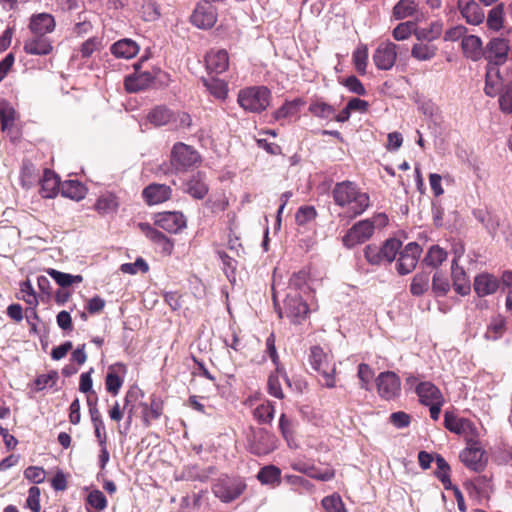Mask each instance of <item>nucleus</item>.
I'll return each mask as SVG.
<instances>
[{"mask_svg":"<svg viewBox=\"0 0 512 512\" xmlns=\"http://www.w3.org/2000/svg\"><path fill=\"white\" fill-rule=\"evenodd\" d=\"M332 195L335 204L345 208L350 219L361 215L370 206L369 195L349 180L336 183Z\"/></svg>","mask_w":512,"mask_h":512,"instance_id":"obj_1","label":"nucleus"},{"mask_svg":"<svg viewBox=\"0 0 512 512\" xmlns=\"http://www.w3.org/2000/svg\"><path fill=\"white\" fill-rule=\"evenodd\" d=\"M309 361L312 368L321 375V384L327 388L335 387L336 365L332 356L325 353L321 347L314 346L311 348Z\"/></svg>","mask_w":512,"mask_h":512,"instance_id":"obj_2","label":"nucleus"},{"mask_svg":"<svg viewBox=\"0 0 512 512\" xmlns=\"http://www.w3.org/2000/svg\"><path fill=\"white\" fill-rule=\"evenodd\" d=\"M271 92L264 86L248 87L240 90L238 103L246 111L260 113L270 104Z\"/></svg>","mask_w":512,"mask_h":512,"instance_id":"obj_3","label":"nucleus"},{"mask_svg":"<svg viewBox=\"0 0 512 512\" xmlns=\"http://www.w3.org/2000/svg\"><path fill=\"white\" fill-rule=\"evenodd\" d=\"M246 488L240 478L224 476L213 485V493L223 502H231L238 498Z\"/></svg>","mask_w":512,"mask_h":512,"instance_id":"obj_4","label":"nucleus"},{"mask_svg":"<svg viewBox=\"0 0 512 512\" xmlns=\"http://www.w3.org/2000/svg\"><path fill=\"white\" fill-rule=\"evenodd\" d=\"M199 162L200 155L193 147L182 142L173 146L171 163L177 170H186Z\"/></svg>","mask_w":512,"mask_h":512,"instance_id":"obj_5","label":"nucleus"},{"mask_svg":"<svg viewBox=\"0 0 512 512\" xmlns=\"http://www.w3.org/2000/svg\"><path fill=\"white\" fill-rule=\"evenodd\" d=\"M277 447V440L274 435L266 429L252 430V435L248 438V449L255 455H266L274 451Z\"/></svg>","mask_w":512,"mask_h":512,"instance_id":"obj_6","label":"nucleus"},{"mask_svg":"<svg viewBox=\"0 0 512 512\" xmlns=\"http://www.w3.org/2000/svg\"><path fill=\"white\" fill-rule=\"evenodd\" d=\"M422 253V248L416 242L408 243L404 249L399 251V258L397 262V271L401 275H406L411 273L420 258Z\"/></svg>","mask_w":512,"mask_h":512,"instance_id":"obj_7","label":"nucleus"},{"mask_svg":"<svg viewBox=\"0 0 512 512\" xmlns=\"http://www.w3.org/2000/svg\"><path fill=\"white\" fill-rule=\"evenodd\" d=\"M190 20L197 28L209 29L217 21V10L209 1L198 3L191 14Z\"/></svg>","mask_w":512,"mask_h":512,"instance_id":"obj_8","label":"nucleus"},{"mask_svg":"<svg viewBox=\"0 0 512 512\" xmlns=\"http://www.w3.org/2000/svg\"><path fill=\"white\" fill-rule=\"evenodd\" d=\"M309 313L308 305L297 293H289L284 301V314L293 323H301Z\"/></svg>","mask_w":512,"mask_h":512,"instance_id":"obj_9","label":"nucleus"},{"mask_svg":"<svg viewBox=\"0 0 512 512\" xmlns=\"http://www.w3.org/2000/svg\"><path fill=\"white\" fill-rule=\"evenodd\" d=\"M374 232V225L369 220H362L354 224L343 236V244L352 248L368 240Z\"/></svg>","mask_w":512,"mask_h":512,"instance_id":"obj_10","label":"nucleus"},{"mask_svg":"<svg viewBox=\"0 0 512 512\" xmlns=\"http://www.w3.org/2000/svg\"><path fill=\"white\" fill-rule=\"evenodd\" d=\"M377 390L381 398L391 400L400 393V378L391 371L382 372L376 379Z\"/></svg>","mask_w":512,"mask_h":512,"instance_id":"obj_11","label":"nucleus"},{"mask_svg":"<svg viewBox=\"0 0 512 512\" xmlns=\"http://www.w3.org/2000/svg\"><path fill=\"white\" fill-rule=\"evenodd\" d=\"M372 58L379 70H390L397 59V45L390 41L380 43L374 51Z\"/></svg>","mask_w":512,"mask_h":512,"instance_id":"obj_12","label":"nucleus"},{"mask_svg":"<svg viewBox=\"0 0 512 512\" xmlns=\"http://www.w3.org/2000/svg\"><path fill=\"white\" fill-rule=\"evenodd\" d=\"M155 225L169 233L175 234L186 227V218L180 212L166 211L156 215Z\"/></svg>","mask_w":512,"mask_h":512,"instance_id":"obj_13","label":"nucleus"},{"mask_svg":"<svg viewBox=\"0 0 512 512\" xmlns=\"http://www.w3.org/2000/svg\"><path fill=\"white\" fill-rule=\"evenodd\" d=\"M510 47L508 41L503 38H493L487 46V56L489 63L497 67L506 62Z\"/></svg>","mask_w":512,"mask_h":512,"instance_id":"obj_14","label":"nucleus"},{"mask_svg":"<svg viewBox=\"0 0 512 512\" xmlns=\"http://www.w3.org/2000/svg\"><path fill=\"white\" fill-rule=\"evenodd\" d=\"M458 8L462 17L470 25H479L485 19L483 9L473 0H458Z\"/></svg>","mask_w":512,"mask_h":512,"instance_id":"obj_15","label":"nucleus"},{"mask_svg":"<svg viewBox=\"0 0 512 512\" xmlns=\"http://www.w3.org/2000/svg\"><path fill=\"white\" fill-rule=\"evenodd\" d=\"M205 62L210 72L221 74L229 67V56L226 50H211L206 55Z\"/></svg>","mask_w":512,"mask_h":512,"instance_id":"obj_16","label":"nucleus"},{"mask_svg":"<svg viewBox=\"0 0 512 512\" xmlns=\"http://www.w3.org/2000/svg\"><path fill=\"white\" fill-rule=\"evenodd\" d=\"M461 461L473 471H481L485 467L484 451L479 447H468L460 454Z\"/></svg>","mask_w":512,"mask_h":512,"instance_id":"obj_17","label":"nucleus"},{"mask_svg":"<svg viewBox=\"0 0 512 512\" xmlns=\"http://www.w3.org/2000/svg\"><path fill=\"white\" fill-rule=\"evenodd\" d=\"M444 425L449 431L463 436L472 433L474 429L473 423L470 420L457 417L449 412H445Z\"/></svg>","mask_w":512,"mask_h":512,"instance_id":"obj_18","label":"nucleus"},{"mask_svg":"<svg viewBox=\"0 0 512 512\" xmlns=\"http://www.w3.org/2000/svg\"><path fill=\"white\" fill-rule=\"evenodd\" d=\"M171 188L165 184H150L143 190V197L149 205H155L171 197Z\"/></svg>","mask_w":512,"mask_h":512,"instance_id":"obj_19","label":"nucleus"},{"mask_svg":"<svg viewBox=\"0 0 512 512\" xmlns=\"http://www.w3.org/2000/svg\"><path fill=\"white\" fill-rule=\"evenodd\" d=\"M29 28L32 34L45 36L55 28L54 17L47 13L33 15L30 19Z\"/></svg>","mask_w":512,"mask_h":512,"instance_id":"obj_20","label":"nucleus"},{"mask_svg":"<svg viewBox=\"0 0 512 512\" xmlns=\"http://www.w3.org/2000/svg\"><path fill=\"white\" fill-rule=\"evenodd\" d=\"M40 181V194L43 198H54L60 190V179L55 172L45 169Z\"/></svg>","mask_w":512,"mask_h":512,"instance_id":"obj_21","label":"nucleus"},{"mask_svg":"<svg viewBox=\"0 0 512 512\" xmlns=\"http://www.w3.org/2000/svg\"><path fill=\"white\" fill-rule=\"evenodd\" d=\"M498 287L499 282L497 278L491 274L482 273L475 277L474 291L480 297L495 293Z\"/></svg>","mask_w":512,"mask_h":512,"instance_id":"obj_22","label":"nucleus"},{"mask_svg":"<svg viewBox=\"0 0 512 512\" xmlns=\"http://www.w3.org/2000/svg\"><path fill=\"white\" fill-rule=\"evenodd\" d=\"M24 51L30 55H47L52 51V45L45 36L33 34L25 41Z\"/></svg>","mask_w":512,"mask_h":512,"instance_id":"obj_23","label":"nucleus"},{"mask_svg":"<svg viewBox=\"0 0 512 512\" xmlns=\"http://www.w3.org/2000/svg\"><path fill=\"white\" fill-rule=\"evenodd\" d=\"M461 47L465 57L478 61L483 56V44L480 37L467 35L462 38Z\"/></svg>","mask_w":512,"mask_h":512,"instance_id":"obj_24","label":"nucleus"},{"mask_svg":"<svg viewBox=\"0 0 512 512\" xmlns=\"http://www.w3.org/2000/svg\"><path fill=\"white\" fill-rule=\"evenodd\" d=\"M416 393L424 405L443 402L440 390L431 382H421L416 387Z\"/></svg>","mask_w":512,"mask_h":512,"instance_id":"obj_25","label":"nucleus"},{"mask_svg":"<svg viewBox=\"0 0 512 512\" xmlns=\"http://www.w3.org/2000/svg\"><path fill=\"white\" fill-rule=\"evenodd\" d=\"M451 275L454 290L462 296L469 294L471 290L470 281L464 269L456 265V261H452Z\"/></svg>","mask_w":512,"mask_h":512,"instance_id":"obj_26","label":"nucleus"},{"mask_svg":"<svg viewBox=\"0 0 512 512\" xmlns=\"http://www.w3.org/2000/svg\"><path fill=\"white\" fill-rule=\"evenodd\" d=\"M110 51L117 58L131 59L138 54L139 46L135 41L125 38L115 42Z\"/></svg>","mask_w":512,"mask_h":512,"instance_id":"obj_27","label":"nucleus"},{"mask_svg":"<svg viewBox=\"0 0 512 512\" xmlns=\"http://www.w3.org/2000/svg\"><path fill=\"white\" fill-rule=\"evenodd\" d=\"M205 175L197 172L186 183V192L195 199H203L208 193Z\"/></svg>","mask_w":512,"mask_h":512,"instance_id":"obj_28","label":"nucleus"},{"mask_svg":"<svg viewBox=\"0 0 512 512\" xmlns=\"http://www.w3.org/2000/svg\"><path fill=\"white\" fill-rule=\"evenodd\" d=\"M501 86L502 79L499 69L493 65H487L485 94L489 97H495L499 93Z\"/></svg>","mask_w":512,"mask_h":512,"instance_id":"obj_29","label":"nucleus"},{"mask_svg":"<svg viewBox=\"0 0 512 512\" xmlns=\"http://www.w3.org/2000/svg\"><path fill=\"white\" fill-rule=\"evenodd\" d=\"M438 52V47L434 43L418 41L412 46L411 56L417 61H430Z\"/></svg>","mask_w":512,"mask_h":512,"instance_id":"obj_30","label":"nucleus"},{"mask_svg":"<svg viewBox=\"0 0 512 512\" xmlns=\"http://www.w3.org/2000/svg\"><path fill=\"white\" fill-rule=\"evenodd\" d=\"M442 24L438 21L430 23L427 27H417L414 30V36L417 41L433 43L442 34Z\"/></svg>","mask_w":512,"mask_h":512,"instance_id":"obj_31","label":"nucleus"},{"mask_svg":"<svg viewBox=\"0 0 512 512\" xmlns=\"http://www.w3.org/2000/svg\"><path fill=\"white\" fill-rule=\"evenodd\" d=\"M152 82V74L149 72H142L126 77L124 84L128 92H138L147 88Z\"/></svg>","mask_w":512,"mask_h":512,"instance_id":"obj_32","label":"nucleus"},{"mask_svg":"<svg viewBox=\"0 0 512 512\" xmlns=\"http://www.w3.org/2000/svg\"><path fill=\"white\" fill-rule=\"evenodd\" d=\"M118 207V198L111 192L102 193L95 203L96 211L102 215L115 213Z\"/></svg>","mask_w":512,"mask_h":512,"instance_id":"obj_33","label":"nucleus"},{"mask_svg":"<svg viewBox=\"0 0 512 512\" xmlns=\"http://www.w3.org/2000/svg\"><path fill=\"white\" fill-rule=\"evenodd\" d=\"M174 112L165 106H156L147 115V120L154 126H164L172 123Z\"/></svg>","mask_w":512,"mask_h":512,"instance_id":"obj_34","label":"nucleus"},{"mask_svg":"<svg viewBox=\"0 0 512 512\" xmlns=\"http://www.w3.org/2000/svg\"><path fill=\"white\" fill-rule=\"evenodd\" d=\"M17 113L14 107L5 100H0V122L1 130L9 132L14 126Z\"/></svg>","mask_w":512,"mask_h":512,"instance_id":"obj_35","label":"nucleus"},{"mask_svg":"<svg viewBox=\"0 0 512 512\" xmlns=\"http://www.w3.org/2000/svg\"><path fill=\"white\" fill-rule=\"evenodd\" d=\"M46 273L61 287L68 288L73 284H79L83 281L81 275H72L64 273L53 268L46 269Z\"/></svg>","mask_w":512,"mask_h":512,"instance_id":"obj_36","label":"nucleus"},{"mask_svg":"<svg viewBox=\"0 0 512 512\" xmlns=\"http://www.w3.org/2000/svg\"><path fill=\"white\" fill-rule=\"evenodd\" d=\"M280 376H282L285 379V381L288 384H290L289 379H288L284 369L279 366H276V372L272 373L268 378V392L270 395L274 396L275 398L283 399L284 393L282 391L281 384H280V379H279Z\"/></svg>","mask_w":512,"mask_h":512,"instance_id":"obj_37","label":"nucleus"},{"mask_svg":"<svg viewBox=\"0 0 512 512\" xmlns=\"http://www.w3.org/2000/svg\"><path fill=\"white\" fill-rule=\"evenodd\" d=\"M504 4L499 3L494 6L487 15L486 25L488 29L497 32L501 30L504 26Z\"/></svg>","mask_w":512,"mask_h":512,"instance_id":"obj_38","label":"nucleus"},{"mask_svg":"<svg viewBox=\"0 0 512 512\" xmlns=\"http://www.w3.org/2000/svg\"><path fill=\"white\" fill-rule=\"evenodd\" d=\"M418 10V4L415 0H400L392 10V16L396 20L405 19L413 16Z\"/></svg>","mask_w":512,"mask_h":512,"instance_id":"obj_39","label":"nucleus"},{"mask_svg":"<svg viewBox=\"0 0 512 512\" xmlns=\"http://www.w3.org/2000/svg\"><path fill=\"white\" fill-rule=\"evenodd\" d=\"M61 193L67 198L81 200L85 197V188L76 180H68L62 183Z\"/></svg>","mask_w":512,"mask_h":512,"instance_id":"obj_40","label":"nucleus"},{"mask_svg":"<svg viewBox=\"0 0 512 512\" xmlns=\"http://www.w3.org/2000/svg\"><path fill=\"white\" fill-rule=\"evenodd\" d=\"M281 477V470L274 466L268 465L260 469L258 472V480L265 485H279Z\"/></svg>","mask_w":512,"mask_h":512,"instance_id":"obj_41","label":"nucleus"},{"mask_svg":"<svg viewBox=\"0 0 512 512\" xmlns=\"http://www.w3.org/2000/svg\"><path fill=\"white\" fill-rule=\"evenodd\" d=\"M506 330V321L501 316H495L491 319L487 330L485 332V338L488 340H498L501 338Z\"/></svg>","mask_w":512,"mask_h":512,"instance_id":"obj_42","label":"nucleus"},{"mask_svg":"<svg viewBox=\"0 0 512 512\" xmlns=\"http://www.w3.org/2000/svg\"><path fill=\"white\" fill-rule=\"evenodd\" d=\"M142 418L145 426H149L152 420L158 419L163 411L162 403L156 399L151 401L150 406L146 403H142Z\"/></svg>","mask_w":512,"mask_h":512,"instance_id":"obj_43","label":"nucleus"},{"mask_svg":"<svg viewBox=\"0 0 512 512\" xmlns=\"http://www.w3.org/2000/svg\"><path fill=\"white\" fill-rule=\"evenodd\" d=\"M430 274L427 272L417 273L411 282L410 292L414 296H421L429 289Z\"/></svg>","mask_w":512,"mask_h":512,"instance_id":"obj_44","label":"nucleus"},{"mask_svg":"<svg viewBox=\"0 0 512 512\" xmlns=\"http://www.w3.org/2000/svg\"><path fill=\"white\" fill-rule=\"evenodd\" d=\"M402 243L396 238L387 239L381 248V255L383 262L391 263L395 260L397 254L401 249Z\"/></svg>","mask_w":512,"mask_h":512,"instance_id":"obj_45","label":"nucleus"},{"mask_svg":"<svg viewBox=\"0 0 512 512\" xmlns=\"http://www.w3.org/2000/svg\"><path fill=\"white\" fill-rule=\"evenodd\" d=\"M353 64L356 71L361 74H366V68L368 64V48L366 45H359L353 52L352 55Z\"/></svg>","mask_w":512,"mask_h":512,"instance_id":"obj_46","label":"nucleus"},{"mask_svg":"<svg viewBox=\"0 0 512 512\" xmlns=\"http://www.w3.org/2000/svg\"><path fill=\"white\" fill-rule=\"evenodd\" d=\"M447 259V252L438 245L429 248L424 262L431 267H438Z\"/></svg>","mask_w":512,"mask_h":512,"instance_id":"obj_47","label":"nucleus"},{"mask_svg":"<svg viewBox=\"0 0 512 512\" xmlns=\"http://www.w3.org/2000/svg\"><path fill=\"white\" fill-rule=\"evenodd\" d=\"M275 408L270 402L258 405L253 412L254 418L261 424H269L274 418Z\"/></svg>","mask_w":512,"mask_h":512,"instance_id":"obj_48","label":"nucleus"},{"mask_svg":"<svg viewBox=\"0 0 512 512\" xmlns=\"http://www.w3.org/2000/svg\"><path fill=\"white\" fill-rule=\"evenodd\" d=\"M21 184L24 188H31L37 180L36 168L35 166L26 161L23 163L20 173Z\"/></svg>","mask_w":512,"mask_h":512,"instance_id":"obj_49","label":"nucleus"},{"mask_svg":"<svg viewBox=\"0 0 512 512\" xmlns=\"http://www.w3.org/2000/svg\"><path fill=\"white\" fill-rule=\"evenodd\" d=\"M309 111L316 117L328 119L332 117L335 114V109L323 102V101H316L309 106Z\"/></svg>","mask_w":512,"mask_h":512,"instance_id":"obj_50","label":"nucleus"},{"mask_svg":"<svg viewBox=\"0 0 512 512\" xmlns=\"http://www.w3.org/2000/svg\"><path fill=\"white\" fill-rule=\"evenodd\" d=\"M141 9V17L145 21H155L160 16L159 7L153 0H143Z\"/></svg>","mask_w":512,"mask_h":512,"instance_id":"obj_51","label":"nucleus"},{"mask_svg":"<svg viewBox=\"0 0 512 512\" xmlns=\"http://www.w3.org/2000/svg\"><path fill=\"white\" fill-rule=\"evenodd\" d=\"M432 290L436 296H445L450 290L448 279L439 272H436L432 279Z\"/></svg>","mask_w":512,"mask_h":512,"instance_id":"obj_52","label":"nucleus"},{"mask_svg":"<svg viewBox=\"0 0 512 512\" xmlns=\"http://www.w3.org/2000/svg\"><path fill=\"white\" fill-rule=\"evenodd\" d=\"M416 24L412 21H406L398 24L393 30V37L397 41H403L409 38L411 34H414Z\"/></svg>","mask_w":512,"mask_h":512,"instance_id":"obj_53","label":"nucleus"},{"mask_svg":"<svg viewBox=\"0 0 512 512\" xmlns=\"http://www.w3.org/2000/svg\"><path fill=\"white\" fill-rule=\"evenodd\" d=\"M205 86L209 92L218 99H225L228 93L227 85L219 79H211L205 82Z\"/></svg>","mask_w":512,"mask_h":512,"instance_id":"obj_54","label":"nucleus"},{"mask_svg":"<svg viewBox=\"0 0 512 512\" xmlns=\"http://www.w3.org/2000/svg\"><path fill=\"white\" fill-rule=\"evenodd\" d=\"M58 380V373L56 371H50L47 374H40L34 381L35 390L42 391L47 387H53Z\"/></svg>","mask_w":512,"mask_h":512,"instance_id":"obj_55","label":"nucleus"},{"mask_svg":"<svg viewBox=\"0 0 512 512\" xmlns=\"http://www.w3.org/2000/svg\"><path fill=\"white\" fill-rule=\"evenodd\" d=\"M325 512H346L344 503L339 495L327 496L322 500Z\"/></svg>","mask_w":512,"mask_h":512,"instance_id":"obj_56","label":"nucleus"},{"mask_svg":"<svg viewBox=\"0 0 512 512\" xmlns=\"http://www.w3.org/2000/svg\"><path fill=\"white\" fill-rule=\"evenodd\" d=\"M317 212L313 206H302L295 215V221L298 225H306L315 219Z\"/></svg>","mask_w":512,"mask_h":512,"instance_id":"obj_57","label":"nucleus"},{"mask_svg":"<svg viewBox=\"0 0 512 512\" xmlns=\"http://www.w3.org/2000/svg\"><path fill=\"white\" fill-rule=\"evenodd\" d=\"M500 110L505 114H512V84L507 85L499 97Z\"/></svg>","mask_w":512,"mask_h":512,"instance_id":"obj_58","label":"nucleus"},{"mask_svg":"<svg viewBox=\"0 0 512 512\" xmlns=\"http://www.w3.org/2000/svg\"><path fill=\"white\" fill-rule=\"evenodd\" d=\"M87 503L97 509L104 510L107 506V499L100 490H93L87 496Z\"/></svg>","mask_w":512,"mask_h":512,"instance_id":"obj_59","label":"nucleus"},{"mask_svg":"<svg viewBox=\"0 0 512 512\" xmlns=\"http://www.w3.org/2000/svg\"><path fill=\"white\" fill-rule=\"evenodd\" d=\"M300 102L294 100L283 104L275 113L276 119H285L295 115L299 110Z\"/></svg>","mask_w":512,"mask_h":512,"instance_id":"obj_60","label":"nucleus"},{"mask_svg":"<svg viewBox=\"0 0 512 512\" xmlns=\"http://www.w3.org/2000/svg\"><path fill=\"white\" fill-rule=\"evenodd\" d=\"M358 377L361 382V388L369 390V384L374 376V372L368 364L361 363L358 365Z\"/></svg>","mask_w":512,"mask_h":512,"instance_id":"obj_61","label":"nucleus"},{"mask_svg":"<svg viewBox=\"0 0 512 512\" xmlns=\"http://www.w3.org/2000/svg\"><path fill=\"white\" fill-rule=\"evenodd\" d=\"M101 48V39L98 37H92L86 40L81 48L80 53L83 58L90 57L95 51L100 50Z\"/></svg>","mask_w":512,"mask_h":512,"instance_id":"obj_62","label":"nucleus"},{"mask_svg":"<svg viewBox=\"0 0 512 512\" xmlns=\"http://www.w3.org/2000/svg\"><path fill=\"white\" fill-rule=\"evenodd\" d=\"M364 256L368 263L372 265H380L383 263L381 248L376 245H367L364 249Z\"/></svg>","mask_w":512,"mask_h":512,"instance_id":"obj_63","label":"nucleus"},{"mask_svg":"<svg viewBox=\"0 0 512 512\" xmlns=\"http://www.w3.org/2000/svg\"><path fill=\"white\" fill-rule=\"evenodd\" d=\"M24 476L31 482L38 484L45 480L46 473L45 470L41 467L29 466L25 469Z\"/></svg>","mask_w":512,"mask_h":512,"instance_id":"obj_64","label":"nucleus"}]
</instances>
